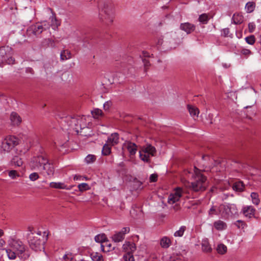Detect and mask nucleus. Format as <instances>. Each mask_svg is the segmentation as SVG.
<instances>
[{"label": "nucleus", "instance_id": "2", "mask_svg": "<svg viewBox=\"0 0 261 261\" xmlns=\"http://www.w3.org/2000/svg\"><path fill=\"white\" fill-rule=\"evenodd\" d=\"M49 19L51 22L50 24L45 21L36 23L28 28L27 33H42L43 31H49L50 27L53 31H58V27L61 24L60 21L57 19L55 14L50 17Z\"/></svg>", "mask_w": 261, "mask_h": 261}, {"label": "nucleus", "instance_id": "11", "mask_svg": "<svg viewBox=\"0 0 261 261\" xmlns=\"http://www.w3.org/2000/svg\"><path fill=\"white\" fill-rule=\"evenodd\" d=\"M48 160L43 156H38L34 158L32 163V167L34 169L38 168L40 167L44 166V165L47 162Z\"/></svg>", "mask_w": 261, "mask_h": 261}, {"label": "nucleus", "instance_id": "49", "mask_svg": "<svg viewBox=\"0 0 261 261\" xmlns=\"http://www.w3.org/2000/svg\"><path fill=\"white\" fill-rule=\"evenodd\" d=\"M234 225L236 226L238 228H244L245 224L242 220H237L234 223Z\"/></svg>", "mask_w": 261, "mask_h": 261}, {"label": "nucleus", "instance_id": "63", "mask_svg": "<svg viewBox=\"0 0 261 261\" xmlns=\"http://www.w3.org/2000/svg\"><path fill=\"white\" fill-rule=\"evenodd\" d=\"M228 33L225 34V36H225V37L228 36H227V35H228Z\"/></svg>", "mask_w": 261, "mask_h": 261}, {"label": "nucleus", "instance_id": "3", "mask_svg": "<svg viewBox=\"0 0 261 261\" xmlns=\"http://www.w3.org/2000/svg\"><path fill=\"white\" fill-rule=\"evenodd\" d=\"M85 120L86 118L84 116L66 117L63 120V122L67 124V127L64 126V129L73 130L79 133L80 130L86 127Z\"/></svg>", "mask_w": 261, "mask_h": 261}, {"label": "nucleus", "instance_id": "61", "mask_svg": "<svg viewBox=\"0 0 261 261\" xmlns=\"http://www.w3.org/2000/svg\"><path fill=\"white\" fill-rule=\"evenodd\" d=\"M4 234L3 230L0 229V237H2Z\"/></svg>", "mask_w": 261, "mask_h": 261}, {"label": "nucleus", "instance_id": "62", "mask_svg": "<svg viewBox=\"0 0 261 261\" xmlns=\"http://www.w3.org/2000/svg\"><path fill=\"white\" fill-rule=\"evenodd\" d=\"M6 2L10 3H13L14 2V0H5Z\"/></svg>", "mask_w": 261, "mask_h": 261}, {"label": "nucleus", "instance_id": "6", "mask_svg": "<svg viewBox=\"0 0 261 261\" xmlns=\"http://www.w3.org/2000/svg\"><path fill=\"white\" fill-rule=\"evenodd\" d=\"M18 144V139L13 136H7L2 141L1 148L6 152H9Z\"/></svg>", "mask_w": 261, "mask_h": 261}, {"label": "nucleus", "instance_id": "4", "mask_svg": "<svg viewBox=\"0 0 261 261\" xmlns=\"http://www.w3.org/2000/svg\"><path fill=\"white\" fill-rule=\"evenodd\" d=\"M194 172L196 175L195 180L191 184L190 188L195 192L204 191L207 187L206 178L201 174L196 167H194Z\"/></svg>", "mask_w": 261, "mask_h": 261}, {"label": "nucleus", "instance_id": "41", "mask_svg": "<svg viewBox=\"0 0 261 261\" xmlns=\"http://www.w3.org/2000/svg\"><path fill=\"white\" fill-rule=\"evenodd\" d=\"M255 4L253 2H248L245 6L247 12L248 13L252 12L254 10Z\"/></svg>", "mask_w": 261, "mask_h": 261}, {"label": "nucleus", "instance_id": "29", "mask_svg": "<svg viewBox=\"0 0 261 261\" xmlns=\"http://www.w3.org/2000/svg\"><path fill=\"white\" fill-rule=\"evenodd\" d=\"M71 54L68 50H64L61 53L60 58L61 60H66L71 58Z\"/></svg>", "mask_w": 261, "mask_h": 261}, {"label": "nucleus", "instance_id": "27", "mask_svg": "<svg viewBox=\"0 0 261 261\" xmlns=\"http://www.w3.org/2000/svg\"><path fill=\"white\" fill-rule=\"evenodd\" d=\"M250 197L253 204L255 205H258L259 204L260 200L258 193L252 192L250 194Z\"/></svg>", "mask_w": 261, "mask_h": 261}, {"label": "nucleus", "instance_id": "13", "mask_svg": "<svg viewBox=\"0 0 261 261\" xmlns=\"http://www.w3.org/2000/svg\"><path fill=\"white\" fill-rule=\"evenodd\" d=\"M255 209L251 205L245 206L242 208L243 215L249 218H252L255 214Z\"/></svg>", "mask_w": 261, "mask_h": 261}, {"label": "nucleus", "instance_id": "31", "mask_svg": "<svg viewBox=\"0 0 261 261\" xmlns=\"http://www.w3.org/2000/svg\"><path fill=\"white\" fill-rule=\"evenodd\" d=\"M11 163L12 164L18 167L21 166L23 164L22 159L18 156H14L11 160Z\"/></svg>", "mask_w": 261, "mask_h": 261}, {"label": "nucleus", "instance_id": "51", "mask_svg": "<svg viewBox=\"0 0 261 261\" xmlns=\"http://www.w3.org/2000/svg\"><path fill=\"white\" fill-rule=\"evenodd\" d=\"M15 60L11 56H9L6 58V61H4V62L7 63L8 64H12L14 63Z\"/></svg>", "mask_w": 261, "mask_h": 261}, {"label": "nucleus", "instance_id": "10", "mask_svg": "<svg viewBox=\"0 0 261 261\" xmlns=\"http://www.w3.org/2000/svg\"><path fill=\"white\" fill-rule=\"evenodd\" d=\"M129 231V227H123L121 231L116 232L112 237V239L115 243L122 242L125 238V234L128 233Z\"/></svg>", "mask_w": 261, "mask_h": 261}, {"label": "nucleus", "instance_id": "21", "mask_svg": "<svg viewBox=\"0 0 261 261\" xmlns=\"http://www.w3.org/2000/svg\"><path fill=\"white\" fill-rule=\"evenodd\" d=\"M126 147L130 155H132L136 154L137 150V146L135 143L128 142L126 143Z\"/></svg>", "mask_w": 261, "mask_h": 261}, {"label": "nucleus", "instance_id": "8", "mask_svg": "<svg viewBox=\"0 0 261 261\" xmlns=\"http://www.w3.org/2000/svg\"><path fill=\"white\" fill-rule=\"evenodd\" d=\"M225 207L224 204H221L219 206L212 205L208 211V216L213 217L214 215H221L222 217H224Z\"/></svg>", "mask_w": 261, "mask_h": 261}, {"label": "nucleus", "instance_id": "42", "mask_svg": "<svg viewBox=\"0 0 261 261\" xmlns=\"http://www.w3.org/2000/svg\"><path fill=\"white\" fill-rule=\"evenodd\" d=\"M78 188L80 191L83 192L90 189V187L87 183H82L78 185Z\"/></svg>", "mask_w": 261, "mask_h": 261}, {"label": "nucleus", "instance_id": "17", "mask_svg": "<svg viewBox=\"0 0 261 261\" xmlns=\"http://www.w3.org/2000/svg\"><path fill=\"white\" fill-rule=\"evenodd\" d=\"M49 187L52 188L58 189H66L70 190L72 187H68L64 183L61 182H51L49 184Z\"/></svg>", "mask_w": 261, "mask_h": 261}, {"label": "nucleus", "instance_id": "18", "mask_svg": "<svg viewBox=\"0 0 261 261\" xmlns=\"http://www.w3.org/2000/svg\"><path fill=\"white\" fill-rule=\"evenodd\" d=\"M11 122L14 125H18L21 122V118L18 114L15 112H12L10 116Z\"/></svg>", "mask_w": 261, "mask_h": 261}, {"label": "nucleus", "instance_id": "43", "mask_svg": "<svg viewBox=\"0 0 261 261\" xmlns=\"http://www.w3.org/2000/svg\"><path fill=\"white\" fill-rule=\"evenodd\" d=\"M240 54L241 56H243L245 58H247L252 54V53L248 49L242 48L240 51Z\"/></svg>", "mask_w": 261, "mask_h": 261}, {"label": "nucleus", "instance_id": "7", "mask_svg": "<svg viewBox=\"0 0 261 261\" xmlns=\"http://www.w3.org/2000/svg\"><path fill=\"white\" fill-rule=\"evenodd\" d=\"M183 194L182 190L180 188H176L169 196L168 203L174 204L178 202Z\"/></svg>", "mask_w": 261, "mask_h": 261}, {"label": "nucleus", "instance_id": "55", "mask_svg": "<svg viewBox=\"0 0 261 261\" xmlns=\"http://www.w3.org/2000/svg\"><path fill=\"white\" fill-rule=\"evenodd\" d=\"M111 105V102L107 101L103 104V108L106 110H108Z\"/></svg>", "mask_w": 261, "mask_h": 261}, {"label": "nucleus", "instance_id": "12", "mask_svg": "<svg viewBox=\"0 0 261 261\" xmlns=\"http://www.w3.org/2000/svg\"><path fill=\"white\" fill-rule=\"evenodd\" d=\"M224 217H226L230 215H234L238 213V210L237 206L234 204L225 205Z\"/></svg>", "mask_w": 261, "mask_h": 261}, {"label": "nucleus", "instance_id": "9", "mask_svg": "<svg viewBox=\"0 0 261 261\" xmlns=\"http://www.w3.org/2000/svg\"><path fill=\"white\" fill-rule=\"evenodd\" d=\"M29 243L30 247L36 251L41 250L43 248V242L38 237L33 236L31 237Z\"/></svg>", "mask_w": 261, "mask_h": 261}, {"label": "nucleus", "instance_id": "46", "mask_svg": "<svg viewBox=\"0 0 261 261\" xmlns=\"http://www.w3.org/2000/svg\"><path fill=\"white\" fill-rule=\"evenodd\" d=\"M9 176L11 178L15 179L17 177H19V173L16 170H10L9 172Z\"/></svg>", "mask_w": 261, "mask_h": 261}, {"label": "nucleus", "instance_id": "34", "mask_svg": "<svg viewBox=\"0 0 261 261\" xmlns=\"http://www.w3.org/2000/svg\"><path fill=\"white\" fill-rule=\"evenodd\" d=\"M145 149L147 151V152L151 154L152 155H155L156 153V149L154 147L150 144H147L146 146H143Z\"/></svg>", "mask_w": 261, "mask_h": 261}, {"label": "nucleus", "instance_id": "15", "mask_svg": "<svg viewBox=\"0 0 261 261\" xmlns=\"http://www.w3.org/2000/svg\"><path fill=\"white\" fill-rule=\"evenodd\" d=\"M123 249L127 253H133L136 249V247L135 243L126 242L123 245Z\"/></svg>", "mask_w": 261, "mask_h": 261}, {"label": "nucleus", "instance_id": "22", "mask_svg": "<svg viewBox=\"0 0 261 261\" xmlns=\"http://www.w3.org/2000/svg\"><path fill=\"white\" fill-rule=\"evenodd\" d=\"M189 112L190 115L194 119H196L199 113V111L196 107L192 106L189 105L188 106Z\"/></svg>", "mask_w": 261, "mask_h": 261}, {"label": "nucleus", "instance_id": "14", "mask_svg": "<svg viewBox=\"0 0 261 261\" xmlns=\"http://www.w3.org/2000/svg\"><path fill=\"white\" fill-rule=\"evenodd\" d=\"M196 26L190 22L181 23L180 25V29L186 33H191L195 31Z\"/></svg>", "mask_w": 261, "mask_h": 261}, {"label": "nucleus", "instance_id": "36", "mask_svg": "<svg viewBox=\"0 0 261 261\" xmlns=\"http://www.w3.org/2000/svg\"><path fill=\"white\" fill-rule=\"evenodd\" d=\"M186 230V227L185 226H181L178 230L174 232V236L175 237H182Z\"/></svg>", "mask_w": 261, "mask_h": 261}, {"label": "nucleus", "instance_id": "32", "mask_svg": "<svg viewBox=\"0 0 261 261\" xmlns=\"http://www.w3.org/2000/svg\"><path fill=\"white\" fill-rule=\"evenodd\" d=\"M202 249L203 251L206 252H211L212 250L211 247L206 240H203L202 242Z\"/></svg>", "mask_w": 261, "mask_h": 261}, {"label": "nucleus", "instance_id": "5", "mask_svg": "<svg viewBox=\"0 0 261 261\" xmlns=\"http://www.w3.org/2000/svg\"><path fill=\"white\" fill-rule=\"evenodd\" d=\"M8 244L12 249L17 252L19 257L23 259L29 257V255L26 253L25 247L20 240L10 237L8 241Z\"/></svg>", "mask_w": 261, "mask_h": 261}, {"label": "nucleus", "instance_id": "30", "mask_svg": "<svg viewBox=\"0 0 261 261\" xmlns=\"http://www.w3.org/2000/svg\"><path fill=\"white\" fill-rule=\"evenodd\" d=\"M91 258L93 261H104L102 255L97 252L92 253Z\"/></svg>", "mask_w": 261, "mask_h": 261}, {"label": "nucleus", "instance_id": "54", "mask_svg": "<svg viewBox=\"0 0 261 261\" xmlns=\"http://www.w3.org/2000/svg\"><path fill=\"white\" fill-rule=\"evenodd\" d=\"M142 61L144 63L145 69V70H146L147 68L148 67H149L150 65L149 62L148 60H147L145 59H142Z\"/></svg>", "mask_w": 261, "mask_h": 261}, {"label": "nucleus", "instance_id": "56", "mask_svg": "<svg viewBox=\"0 0 261 261\" xmlns=\"http://www.w3.org/2000/svg\"><path fill=\"white\" fill-rule=\"evenodd\" d=\"M173 208L177 211L178 210H179L180 209V206L178 204H175L173 206Z\"/></svg>", "mask_w": 261, "mask_h": 261}, {"label": "nucleus", "instance_id": "23", "mask_svg": "<svg viewBox=\"0 0 261 261\" xmlns=\"http://www.w3.org/2000/svg\"><path fill=\"white\" fill-rule=\"evenodd\" d=\"M232 20L234 24H241L243 22L244 17L239 13H236L232 17Z\"/></svg>", "mask_w": 261, "mask_h": 261}, {"label": "nucleus", "instance_id": "38", "mask_svg": "<svg viewBox=\"0 0 261 261\" xmlns=\"http://www.w3.org/2000/svg\"><path fill=\"white\" fill-rule=\"evenodd\" d=\"M96 156L93 154L88 155L85 159V161L87 164H91L94 163L96 160Z\"/></svg>", "mask_w": 261, "mask_h": 261}, {"label": "nucleus", "instance_id": "59", "mask_svg": "<svg viewBox=\"0 0 261 261\" xmlns=\"http://www.w3.org/2000/svg\"><path fill=\"white\" fill-rule=\"evenodd\" d=\"M143 56L145 57H149V53H148L147 51H143L142 52Z\"/></svg>", "mask_w": 261, "mask_h": 261}, {"label": "nucleus", "instance_id": "16", "mask_svg": "<svg viewBox=\"0 0 261 261\" xmlns=\"http://www.w3.org/2000/svg\"><path fill=\"white\" fill-rule=\"evenodd\" d=\"M139 155L141 160L145 162H149L150 161V158L154 156L148 153L147 151L143 147H142L141 150H140Z\"/></svg>", "mask_w": 261, "mask_h": 261}, {"label": "nucleus", "instance_id": "40", "mask_svg": "<svg viewBox=\"0 0 261 261\" xmlns=\"http://www.w3.org/2000/svg\"><path fill=\"white\" fill-rule=\"evenodd\" d=\"M93 117L95 118H98L102 115V111L98 109H95L91 112Z\"/></svg>", "mask_w": 261, "mask_h": 261}, {"label": "nucleus", "instance_id": "52", "mask_svg": "<svg viewBox=\"0 0 261 261\" xmlns=\"http://www.w3.org/2000/svg\"><path fill=\"white\" fill-rule=\"evenodd\" d=\"M158 176L155 174H152L150 176V182H155L157 180Z\"/></svg>", "mask_w": 261, "mask_h": 261}, {"label": "nucleus", "instance_id": "47", "mask_svg": "<svg viewBox=\"0 0 261 261\" xmlns=\"http://www.w3.org/2000/svg\"><path fill=\"white\" fill-rule=\"evenodd\" d=\"M246 42L249 44H253L255 42V37L253 35H250L245 38Z\"/></svg>", "mask_w": 261, "mask_h": 261}, {"label": "nucleus", "instance_id": "50", "mask_svg": "<svg viewBox=\"0 0 261 261\" xmlns=\"http://www.w3.org/2000/svg\"><path fill=\"white\" fill-rule=\"evenodd\" d=\"M39 176L37 173L34 172L29 175V178L31 181H35L38 179Z\"/></svg>", "mask_w": 261, "mask_h": 261}, {"label": "nucleus", "instance_id": "44", "mask_svg": "<svg viewBox=\"0 0 261 261\" xmlns=\"http://www.w3.org/2000/svg\"><path fill=\"white\" fill-rule=\"evenodd\" d=\"M101 250L103 251L108 252L111 249L112 245L111 244L108 243V242H106L105 245H104L103 244L101 245Z\"/></svg>", "mask_w": 261, "mask_h": 261}, {"label": "nucleus", "instance_id": "19", "mask_svg": "<svg viewBox=\"0 0 261 261\" xmlns=\"http://www.w3.org/2000/svg\"><path fill=\"white\" fill-rule=\"evenodd\" d=\"M43 170H45L46 174L49 176L53 175L54 173V168L53 166L47 161V162L44 165Z\"/></svg>", "mask_w": 261, "mask_h": 261}, {"label": "nucleus", "instance_id": "57", "mask_svg": "<svg viewBox=\"0 0 261 261\" xmlns=\"http://www.w3.org/2000/svg\"><path fill=\"white\" fill-rule=\"evenodd\" d=\"M26 72L28 73H30L31 74L33 73V70L31 68L28 67L26 68Z\"/></svg>", "mask_w": 261, "mask_h": 261}, {"label": "nucleus", "instance_id": "26", "mask_svg": "<svg viewBox=\"0 0 261 261\" xmlns=\"http://www.w3.org/2000/svg\"><path fill=\"white\" fill-rule=\"evenodd\" d=\"M210 19V16L207 14L203 13L199 16L198 20L200 24H205L208 22Z\"/></svg>", "mask_w": 261, "mask_h": 261}, {"label": "nucleus", "instance_id": "53", "mask_svg": "<svg viewBox=\"0 0 261 261\" xmlns=\"http://www.w3.org/2000/svg\"><path fill=\"white\" fill-rule=\"evenodd\" d=\"M63 259L65 261H70L72 259V256L71 254H65L63 256Z\"/></svg>", "mask_w": 261, "mask_h": 261}, {"label": "nucleus", "instance_id": "37", "mask_svg": "<svg viewBox=\"0 0 261 261\" xmlns=\"http://www.w3.org/2000/svg\"><path fill=\"white\" fill-rule=\"evenodd\" d=\"M95 241L98 243H104L107 240V237L105 234H99L95 237Z\"/></svg>", "mask_w": 261, "mask_h": 261}, {"label": "nucleus", "instance_id": "35", "mask_svg": "<svg viewBox=\"0 0 261 261\" xmlns=\"http://www.w3.org/2000/svg\"><path fill=\"white\" fill-rule=\"evenodd\" d=\"M111 146L112 145L107 143L105 144L102 150V154L105 155H109L111 153Z\"/></svg>", "mask_w": 261, "mask_h": 261}, {"label": "nucleus", "instance_id": "28", "mask_svg": "<svg viewBox=\"0 0 261 261\" xmlns=\"http://www.w3.org/2000/svg\"><path fill=\"white\" fill-rule=\"evenodd\" d=\"M215 228L219 230L225 229L226 228V224L223 221L218 220L214 223Z\"/></svg>", "mask_w": 261, "mask_h": 261}, {"label": "nucleus", "instance_id": "1", "mask_svg": "<svg viewBox=\"0 0 261 261\" xmlns=\"http://www.w3.org/2000/svg\"><path fill=\"white\" fill-rule=\"evenodd\" d=\"M98 19L99 22L105 27L112 25L115 17L114 7L108 0H103L98 4Z\"/></svg>", "mask_w": 261, "mask_h": 261}, {"label": "nucleus", "instance_id": "20", "mask_svg": "<svg viewBox=\"0 0 261 261\" xmlns=\"http://www.w3.org/2000/svg\"><path fill=\"white\" fill-rule=\"evenodd\" d=\"M119 137L117 133H114L108 138L107 143L113 146L118 143Z\"/></svg>", "mask_w": 261, "mask_h": 261}, {"label": "nucleus", "instance_id": "25", "mask_svg": "<svg viewBox=\"0 0 261 261\" xmlns=\"http://www.w3.org/2000/svg\"><path fill=\"white\" fill-rule=\"evenodd\" d=\"M232 189L236 192H241L244 190V185L242 181H239L233 185Z\"/></svg>", "mask_w": 261, "mask_h": 261}, {"label": "nucleus", "instance_id": "45", "mask_svg": "<svg viewBox=\"0 0 261 261\" xmlns=\"http://www.w3.org/2000/svg\"><path fill=\"white\" fill-rule=\"evenodd\" d=\"M248 31L250 33H252L256 31V25L254 22H249L248 25Z\"/></svg>", "mask_w": 261, "mask_h": 261}, {"label": "nucleus", "instance_id": "39", "mask_svg": "<svg viewBox=\"0 0 261 261\" xmlns=\"http://www.w3.org/2000/svg\"><path fill=\"white\" fill-rule=\"evenodd\" d=\"M217 250L219 253L223 254L226 252L227 247L224 244H221L218 245Z\"/></svg>", "mask_w": 261, "mask_h": 261}, {"label": "nucleus", "instance_id": "60", "mask_svg": "<svg viewBox=\"0 0 261 261\" xmlns=\"http://www.w3.org/2000/svg\"><path fill=\"white\" fill-rule=\"evenodd\" d=\"M81 176L75 175L74 176L73 179L75 180H80L81 179Z\"/></svg>", "mask_w": 261, "mask_h": 261}, {"label": "nucleus", "instance_id": "24", "mask_svg": "<svg viewBox=\"0 0 261 261\" xmlns=\"http://www.w3.org/2000/svg\"><path fill=\"white\" fill-rule=\"evenodd\" d=\"M171 243L170 239L167 237H163L160 241V245L164 248H168L170 246Z\"/></svg>", "mask_w": 261, "mask_h": 261}, {"label": "nucleus", "instance_id": "33", "mask_svg": "<svg viewBox=\"0 0 261 261\" xmlns=\"http://www.w3.org/2000/svg\"><path fill=\"white\" fill-rule=\"evenodd\" d=\"M7 254L8 257L10 259H14L16 258L17 252L15 251L13 249H4Z\"/></svg>", "mask_w": 261, "mask_h": 261}, {"label": "nucleus", "instance_id": "48", "mask_svg": "<svg viewBox=\"0 0 261 261\" xmlns=\"http://www.w3.org/2000/svg\"><path fill=\"white\" fill-rule=\"evenodd\" d=\"M123 257L125 261H135L133 253H126Z\"/></svg>", "mask_w": 261, "mask_h": 261}, {"label": "nucleus", "instance_id": "58", "mask_svg": "<svg viewBox=\"0 0 261 261\" xmlns=\"http://www.w3.org/2000/svg\"><path fill=\"white\" fill-rule=\"evenodd\" d=\"M5 243L6 242L3 239H0V247H2L5 245Z\"/></svg>", "mask_w": 261, "mask_h": 261}]
</instances>
